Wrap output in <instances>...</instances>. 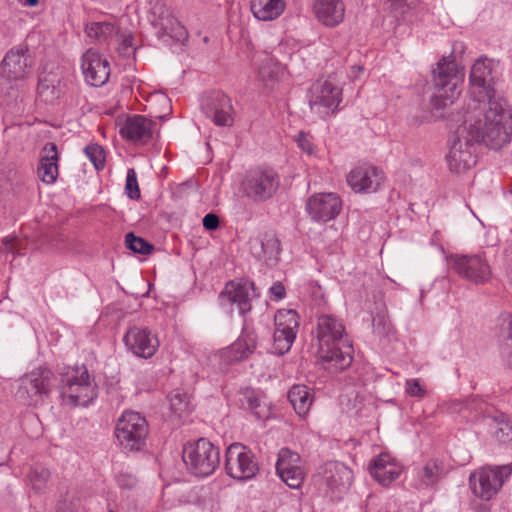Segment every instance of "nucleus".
I'll return each instance as SVG.
<instances>
[{"mask_svg":"<svg viewBox=\"0 0 512 512\" xmlns=\"http://www.w3.org/2000/svg\"><path fill=\"white\" fill-rule=\"evenodd\" d=\"M481 111L466 113L463 123L456 131V138L446 155L448 168L453 173H463L476 164V143L498 149L508 143L512 135V125L505 115L494 112L482 118Z\"/></svg>","mask_w":512,"mask_h":512,"instance_id":"nucleus-1","label":"nucleus"},{"mask_svg":"<svg viewBox=\"0 0 512 512\" xmlns=\"http://www.w3.org/2000/svg\"><path fill=\"white\" fill-rule=\"evenodd\" d=\"M317 357L323 369L338 373L348 368L353 360L352 346L344 339V326L331 315H321L316 327Z\"/></svg>","mask_w":512,"mask_h":512,"instance_id":"nucleus-2","label":"nucleus"},{"mask_svg":"<svg viewBox=\"0 0 512 512\" xmlns=\"http://www.w3.org/2000/svg\"><path fill=\"white\" fill-rule=\"evenodd\" d=\"M493 62L488 58H479L472 65L469 81L472 102L467 113L481 111L482 118L496 112L499 116L505 115L507 122L512 125V117L503 106V103L495 98L493 87Z\"/></svg>","mask_w":512,"mask_h":512,"instance_id":"nucleus-3","label":"nucleus"},{"mask_svg":"<svg viewBox=\"0 0 512 512\" xmlns=\"http://www.w3.org/2000/svg\"><path fill=\"white\" fill-rule=\"evenodd\" d=\"M465 72L453 57H443L433 70L434 96L441 100V105L453 103L461 94Z\"/></svg>","mask_w":512,"mask_h":512,"instance_id":"nucleus-4","label":"nucleus"},{"mask_svg":"<svg viewBox=\"0 0 512 512\" xmlns=\"http://www.w3.org/2000/svg\"><path fill=\"white\" fill-rule=\"evenodd\" d=\"M342 99L343 88L335 76L320 78L310 88V109L322 119L335 115L340 110Z\"/></svg>","mask_w":512,"mask_h":512,"instance_id":"nucleus-5","label":"nucleus"},{"mask_svg":"<svg viewBox=\"0 0 512 512\" xmlns=\"http://www.w3.org/2000/svg\"><path fill=\"white\" fill-rule=\"evenodd\" d=\"M447 266L461 279L475 285H484L491 281L492 267L484 253L451 254L447 257Z\"/></svg>","mask_w":512,"mask_h":512,"instance_id":"nucleus-6","label":"nucleus"},{"mask_svg":"<svg viewBox=\"0 0 512 512\" xmlns=\"http://www.w3.org/2000/svg\"><path fill=\"white\" fill-rule=\"evenodd\" d=\"M182 458L187 468L198 477L211 475L220 463L218 448L204 438L188 442L183 448Z\"/></svg>","mask_w":512,"mask_h":512,"instance_id":"nucleus-7","label":"nucleus"},{"mask_svg":"<svg viewBox=\"0 0 512 512\" xmlns=\"http://www.w3.org/2000/svg\"><path fill=\"white\" fill-rule=\"evenodd\" d=\"M60 394L67 405L86 406L97 397V389L90 379L88 370L82 367L62 377Z\"/></svg>","mask_w":512,"mask_h":512,"instance_id":"nucleus-8","label":"nucleus"},{"mask_svg":"<svg viewBox=\"0 0 512 512\" xmlns=\"http://www.w3.org/2000/svg\"><path fill=\"white\" fill-rule=\"evenodd\" d=\"M53 372L46 367H38L20 379L16 398L27 406H37L44 402L51 391Z\"/></svg>","mask_w":512,"mask_h":512,"instance_id":"nucleus-9","label":"nucleus"},{"mask_svg":"<svg viewBox=\"0 0 512 512\" xmlns=\"http://www.w3.org/2000/svg\"><path fill=\"white\" fill-rule=\"evenodd\" d=\"M115 433L119 443L125 449L139 451L145 445L148 425L139 413L126 411L119 419Z\"/></svg>","mask_w":512,"mask_h":512,"instance_id":"nucleus-10","label":"nucleus"},{"mask_svg":"<svg viewBox=\"0 0 512 512\" xmlns=\"http://www.w3.org/2000/svg\"><path fill=\"white\" fill-rule=\"evenodd\" d=\"M512 472L510 466L483 467L470 476V485L475 496L490 500L502 487Z\"/></svg>","mask_w":512,"mask_h":512,"instance_id":"nucleus-11","label":"nucleus"},{"mask_svg":"<svg viewBox=\"0 0 512 512\" xmlns=\"http://www.w3.org/2000/svg\"><path fill=\"white\" fill-rule=\"evenodd\" d=\"M226 473L237 480H249L256 476L259 466L254 454L241 443H232L225 454Z\"/></svg>","mask_w":512,"mask_h":512,"instance_id":"nucleus-12","label":"nucleus"},{"mask_svg":"<svg viewBox=\"0 0 512 512\" xmlns=\"http://www.w3.org/2000/svg\"><path fill=\"white\" fill-rule=\"evenodd\" d=\"M352 479L353 473L349 467L333 461L321 467L316 482L331 498H339L349 489Z\"/></svg>","mask_w":512,"mask_h":512,"instance_id":"nucleus-13","label":"nucleus"},{"mask_svg":"<svg viewBox=\"0 0 512 512\" xmlns=\"http://www.w3.org/2000/svg\"><path fill=\"white\" fill-rule=\"evenodd\" d=\"M245 194L255 201L271 198L279 187V177L272 169H253L242 182Z\"/></svg>","mask_w":512,"mask_h":512,"instance_id":"nucleus-14","label":"nucleus"},{"mask_svg":"<svg viewBox=\"0 0 512 512\" xmlns=\"http://www.w3.org/2000/svg\"><path fill=\"white\" fill-rule=\"evenodd\" d=\"M32 57L27 46L10 49L0 64V75L8 83L23 82L32 69Z\"/></svg>","mask_w":512,"mask_h":512,"instance_id":"nucleus-15","label":"nucleus"},{"mask_svg":"<svg viewBox=\"0 0 512 512\" xmlns=\"http://www.w3.org/2000/svg\"><path fill=\"white\" fill-rule=\"evenodd\" d=\"M201 108L216 126L231 127L234 123L235 112L231 99L221 91H212L204 96Z\"/></svg>","mask_w":512,"mask_h":512,"instance_id":"nucleus-16","label":"nucleus"},{"mask_svg":"<svg viewBox=\"0 0 512 512\" xmlns=\"http://www.w3.org/2000/svg\"><path fill=\"white\" fill-rule=\"evenodd\" d=\"M342 210V200L337 193H314L306 202V211L315 222L334 220Z\"/></svg>","mask_w":512,"mask_h":512,"instance_id":"nucleus-17","label":"nucleus"},{"mask_svg":"<svg viewBox=\"0 0 512 512\" xmlns=\"http://www.w3.org/2000/svg\"><path fill=\"white\" fill-rule=\"evenodd\" d=\"M123 341L129 351L141 358H151L159 347L156 335L146 327L131 326L125 333Z\"/></svg>","mask_w":512,"mask_h":512,"instance_id":"nucleus-18","label":"nucleus"},{"mask_svg":"<svg viewBox=\"0 0 512 512\" xmlns=\"http://www.w3.org/2000/svg\"><path fill=\"white\" fill-rule=\"evenodd\" d=\"M403 464L388 452L375 456L369 464L372 478L381 486L389 487L403 473Z\"/></svg>","mask_w":512,"mask_h":512,"instance_id":"nucleus-19","label":"nucleus"},{"mask_svg":"<svg viewBox=\"0 0 512 512\" xmlns=\"http://www.w3.org/2000/svg\"><path fill=\"white\" fill-rule=\"evenodd\" d=\"M81 69L87 83L95 87L104 85L110 76V65L107 59L92 49L83 54Z\"/></svg>","mask_w":512,"mask_h":512,"instance_id":"nucleus-20","label":"nucleus"},{"mask_svg":"<svg viewBox=\"0 0 512 512\" xmlns=\"http://www.w3.org/2000/svg\"><path fill=\"white\" fill-rule=\"evenodd\" d=\"M254 290L253 283H240L229 281L219 294V302L223 307L237 305L239 313L244 315L251 310V291Z\"/></svg>","mask_w":512,"mask_h":512,"instance_id":"nucleus-21","label":"nucleus"},{"mask_svg":"<svg viewBox=\"0 0 512 512\" xmlns=\"http://www.w3.org/2000/svg\"><path fill=\"white\" fill-rule=\"evenodd\" d=\"M384 180L382 171L374 166H359L347 175V183L356 193L375 192Z\"/></svg>","mask_w":512,"mask_h":512,"instance_id":"nucleus-22","label":"nucleus"},{"mask_svg":"<svg viewBox=\"0 0 512 512\" xmlns=\"http://www.w3.org/2000/svg\"><path fill=\"white\" fill-rule=\"evenodd\" d=\"M155 127L153 120L143 115H134L126 119L120 128V134L135 143H147L152 139Z\"/></svg>","mask_w":512,"mask_h":512,"instance_id":"nucleus-23","label":"nucleus"},{"mask_svg":"<svg viewBox=\"0 0 512 512\" xmlns=\"http://www.w3.org/2000/svg\"><path fill=\"white\" fill-rule=\"evenodd\" d=\"M313 11L322 25L333 28L343 22L345 5L342 0H315Z\"/></svg>","mask_w":512,"mask_h":512,"instance_id":"nucleus-24","label":"nucleus"},{"mask_svg":"<svg viewBox=\"0 0 512 512\" xmlns=\"http://www.w3.org/2000/svg\"><path fill=\"white\" fill-rule=\"evenodd\" d=\"M37 175L46 184H52L56 181L58 177V150L55 143L49 142L43 147Z\"/></svg>","mask_w":512,"mask_h":512,"instance_id":"nucleus-25","label":"nucleus"},{"mask_svg":"<svg viewBox=\"0 0 512 512\" xmlns=\"http://www.w3.org/2000/svg\"><path fill=\"white\" fill-rule=\"evenodd\" d=\"M250 250L252 254L264 260L268 265L277 262L281 251L280 242L273 234H265L263 238H256L250 241Z\"/></svg>","mask_w":512,"mask_h":512,"instance_id":"nucleus-26","label":"nucleus"},{"mask_svg":"<svg viewBox=\"0 0 512 512\" xmlns=\"http://www.w3.org/2000/svg\"><path fill=\"white\" fill-rule=\"evenodd\" d=\"M443 473V465L440 461L431 459L413 472L412 485L416 489H424L438 483Z\"/></svg>","mask_w":512,"mask_h":512,"instance_id":"nucleus-27","label":"nucleus"},{"mask_svg":"<svg viewBox=\"0 0 512 512\" xmlns=\"http://www.w3.org/2000/svg\"><path fill=\"white\" fill-rule=\"evenodd\" d=\"M272 353L282 356L288 352V309H279L274 316Z\"/></svg>","mask_w":512,"mask_h":512,"instance_id":"nucleus-28","label":"nucleus"},{"mask_svg":"<svg viewBox=\"0 0 512 512\" xmlns=\"http://www.w3.org/2000/svg\"><path fill=\"white\" fill-rule=\"evenodd\" d=\"M285 0H251L250 10L260 21L277 19L285 10Z\"/></svg>","mask_w":512,"mask_h":512,"instance_id":"nucleus-29","label":"nucleus"},{"mask_svg":"<svg viewBox=\"0 0 512 512\" xmlns=\"http://www.w3.org/2000/svg\"><path fill=\"white\" fill-rule=\"evenodd\" d=\"M313 397L311 390L305 385H294L290 389V404H292L296 414L304 418L312 405Z\"/></svg>","mask_w":512,"mask_h":512,"instance_id":"nucleus-30","label":"nucleus"},{"mask_svg":"<svg viewBox=\"0 0 512 512\" xmlns=\"http://www.w3.org/2000/svg\"><path fill=\"white\" fill-rule=\"evenodd\" d=\"M498 338L502 359L512 365V316L502 318Z\"/></svg>","mask_w":512,"mask_h":512,"instance_id":"nucleus-31","label":"nucleus"},{"mask_svg":"<svg viewBox=\"0 0 512 512\" xmlns=\"http://www.w3.org/2000/svg\"><path fill=\"white\" fill-rule=\"evenodd\" d=\"M60 80L52 73H42L39 76L38 94L45 102H53L59 97Z\"/></svg>","mask_w":512,"mask_h":512,"instance_id":"nucleus-32","label":"nucleus"},{"mask_svg":"<svg viewBox=\"0 0 512 512\" xmlns=\"http://www.w3.org/2000/svg\"><path fill=\"white\" fill-rule=\"evenodd\" d=\"M255 338L247 335L240 337L225 352V357L230 361H241L246 359L255 349Z\"/></svg>","mask_w":512,"mask_h":512,"instance_id":"nucleus-33","label":"nucleus"},{"mask_svg":"<svg viewBox=\"0 0 512 512\" xmlns=\"http://www.w3.org/2000/svg\"><path fill=\"white\" fill-rule=\"evenodd\" d=\"M164 22H159L158 27V37L162 39L164 36H168L175 41H183L187 38L188 32L185 27L174 17L169 16L166 19H163Z\"/></svg>","mask_w":512,"mask_h":512,"instance_id":"nucleus-34","label":"nucleus"},{"mask_svg":"<svg viewBox=\"0 0 512 512\" xmlns=\"http://www.w3.org/2000/svg\"><path fill=\"white\" fill-rule=\"evenodd\" d=\"M171 411L179 418L191 411L189 396L186 392L175 389L168 395Z\"/></svg>","mask_w":512,"mask_h":512,"instance_id":"nucleus-35","label":"nucleus"},{"mask_svg":"<svg viewBox=\"0 0 512 512\" xmlns=\"http://www.w3.org/2000/svg\"><path fill=\"white\" fill-rule=\"evenodd\" d=\"M290 489H299L306 476L304 462L297 453L290 452Z\"/></svg>","mask_w":512,"mask_h":512,"instance_id":"nucleus-36","label":"nucleus"},{"mask_svg":"<svg viewBox=\"0 0 512 512\" xmlns=\"http://www.w3.org/2000/svg\"><path fill=\"white\" fill-rule=\"evenodd\" d=\"M87 35L99 41H107L118 34V28L109 22H95L86 27Z\"/></svg>","mask_w":512,"mask_h":512,"instance_id":"nucleus-37","label":"nucleus"},{"mask_svg":"<svg viewBox=\"0 0 512 512\" xmlns=\"http://www.w3.org/2000/svg\"><path fill=\"white\" fill-rule=\"evenodd\" d=\"M125 243L128 249L142 255H148L154 249V246L151 243L141 237L135 236L132 232L126 234Z\"/></svg>","mask_w":512,"mask_h":512,"instance_id":"nucleus-38","label":"nucleus"},{"mask_svg":"<svg viewBox=\"0 0 512 512\" xmlns=\"http://www.w3.org/2000/svg\"><path fill=\"white\" fill-rule=\"evenodd\" d=\"M386 8L399 18L415 7L417 0H383Z\"/></svg>","mask_w":512,"mask_h":512,"instance_id":"nucleus-39","label":"nucleus"},{"mask_svg":"<svg viewBox=\"0 0 512 512\" xmlns=\"http://www.w3.org/2000/svg\"><path fill=\"white\" fill-rule=\"evenodd\" d=\"M278 74L277 63L272 57L266 56L262 64L258 68L259 79L268 84L269 81H273Z\"/></svg>","mask_w":512,"mask_h":512,"instance_id":"nucleus-40","label":"nucleus"},{"mask_svg":"<svg viewBox=\"0 0 512 512\" xmlns=\"http://www.w3.org/2000/svg\"><path fill=\"white\" fill-rule=\"evenodd\" d=\"M50 475V471L47 468L35 465L29 474L33 488L41 490L49 480Z\"/></svg>","mask_w":512,"mask_h":512,"instance_id":"nucleus-41","label":"nucleus"},{"mask_svg":"<svg viewBox=\"0 0 512 512\" xmlns=\"http://www.w3.org/2000/svg\"><path fill=\"white\" fill-rule=\"evenodd\" d=\"M405 393L410 397L422 399L427 394L426 384L418 378H411L405 381Z\"/></svg>","mask_w":512,"mask_h":512,"instance_id":"nucleus-42","label":"nucleus"},{"mask_svg":"<svg viewBox=\"0 0 512 512\" xmlns=\"http://www.w3.org/2000/svg\"><path fill=\"white\" fill-rule=\"evenodd\" d=\"M85 153L91 162L94 164L97 170L104 167L105 164V152L104 149L98 144L88 145L85 148Z\"/></svg>","mask_w":512,"mask_h":512,"instance_id":"nucleus-43","label":"nucleus"},{"mask_svg":"<svg viewBox=\"0 0 512 512\" xmlns=\"http://www.w3.org/2000/svg\"><path fill=\"white\" fill-rule=\"evenodd\" d=\"M275 467L279 478L288 484V448H282L279 451Z\"/></svg>","mask_w":512,"mask_h":512,"instance_id":"nucleus-44","label":"nucleus"},{"mask_svg":"<svg viewBox=\"0 0 512 512\" xmlns=\"http://www.w3.org/2000/svg\"><path fill=\"white\" fill-rule=\"evenodd\" d=\"M493 433L500 442L510 441L512 439V423L507 420L497 421Z\"/></svg>","mask_w":512,"mask_h":512,"instance_id":"nucleus-45","label":"nucleus"},{"mask_svg":"<svg viewBox=\"0 0 512 512\" xmlns=\"http://www.w3.org/2000/svg\"><path fill=\"white\" fill-rule=\"evenodd\" d=\"M125 190L130 199L136 200L140 198V189L137 182L136 172L132 168L127 171Z\"/></svg>","mask_w":512,"mask_h":512,"instance_id":"nucleus-46","label":"nucleus"},{"mask_svg":"<svg viewBox=\"0 0 512 512\" xmlns=\"http://www.w3.org/2000/svg\"><path fill=\"white\" fill-rule=\"evenodd\" d=\"M295 142L299 149L306 153L307 155H314L316 152V146L313 143V137L306 132H299L297 136H295Z\"/></svg>","mask_w":512,"mask_h":512,"instance_id":"nucleus-47","label":"nucleus"},{"mask_svg":"<svg viewBox=\"0 0 512 512\" xmlns=\"http://www.w3.org/2000/svg\"><path fill=\"white\" fill-rule=\"evenodd\" d=\"M243 397H244V400H243V405H247V407L254 412V414L258 417V418H261L262 415L259 411H257V409L260 407V400L259 398L256 396L255 392L253 390H250V389H245L243 391Z\"/></svg>","mask_w":512,"mask_h":512,"instance_id":"nucleus-48","label":"nucleus"},{"mask_svg":"<svg viewBox=\"0 0 512 512\" xmlns=\"http://www.w3.org/2000/svg\"><path fill=\"white\" fill-rule=\"evenodd\" d=\"M152 14L154 16L152 24L155 28L158 27L159 22H164V20L162 19H166L169 16H171V13L166 7V5L160 2L155 3V5L152 8Z\"/></svg>","mask_w":512,"mask_h":512,"instance_id":"nucleus-49","label":"nucleus"},{"mask_svg":"<svg viewBox=\"0 0 512 512\" xmlns=\"http://www.w3.org/2000/svg\"><path fill=\"white\" fill-rule=\"evenodd\" d=\"M203 226L206 230H216L219 227V217L214 213L206 214L203 218Z\"/></svg>","mask_w":512,"mask_h":512,"instance_id":"nucleus-50","label":"nucleus"},{"mask_svg":"<svg viewBox=\"0 0 512 512\" xmlns=\"http://www.w3.org/2000/svg\"><path fill=\"white\" fill-rule=\"evenodd\" d=\"M270 294L275 300H281L286 296V288L282 282H275L269 289Z\"/></svg>","mask_w":512,"mask_h":512,"instance_id":"nucleus-51","label":"nucleus"},{"mask_svg":"<svg viewBox=\"0 0 512 512\" xmlns=\"http://www.w3.org/2000/svg\"><path fill=\"white\" fill-rule=\"evenodd\" d=\"M2 251L6 253H15L20 249L19 241L16 239L5 238L2 243Z\"/></svg>","mask_w":512,"mask_h":512,"instance_id":"nucleus-52","label":"nucleus"},{"mask_svg":"<svg viewBox=\"0 0 512 512\" xmlns=\"http://www.w3.org/2000/svg\"><path fill=\"white\" fill-rule=\"evenodd\" d=\"M290 324L294 323V326L297 327L299 325V315L296 311L290 309Z\"/></svg>","mask_w":512,"mask_h":512,"instance_id":"nucleus-53","label":"nucleus"},{"mask_svg":"<svg viewBox=\"0 0 512 512\" xmlns=\"http://www.w3.org/2000/svg\"><path fill=\"white\" fill-rule=\"evenodd\" d=\"M57 512H78V511L74 510L70 505L63 504V505L58 506Z\"/></svg>","mask_w":512,"mask_h":512,"instance_id":"nucleus-54","label":"nucleus"},{"mask_svg":"<svg viewBox=\"0 0 512 512\" xmlns=\"http://www.w3.org/2000/svg\"><path fill=\"white\" fill-rule=\"evenodd\" d=\"M160 100L166 105L167 114H170L172 108L169 99L165 96H160Z\"/></svg>","mask_w":512,"mask_h":512,"instance_id":"nucleus-55","label":"nucleus"},{"mask_svg":"<svg viewBox=\"0 0 512 512\" xmlns=\"http://www.w3.org/2000/svg\"><path fill=\"white\" fill-rule=\"evenodd\" d=\"M352 72L354 73V77H357V74H361L363 72V68L360 66H354L352 68Z\"/></svg>","mask_w":512,"mask_h":512,"instance_id":"nucleus-56","label":"nucleus"},{"mask_svg":"<svg viewBox=\"0 0 512 512\" xmlns=\"http://www.w3.org/2000/svg\"><path fill=\"white\" fill-rule=\"evenodd\" d=\"M289 338H290V345H291L294 342L295 338H296V334L293 332V329L291 327H290Z\"/></svg>","mask_w":512,"mask_h":512,"instance_id":"nucleus-57","label":"nucleus"},{"mask_svg":"<svg viewBox=\"0 0 512 512\" xmlns=\"http://www.w3.org/2000/svg\"><path fill=\"white\" fill-rule=\"evenodd\" d=\"M38 0H25V4L28 6H34L36 5Z\"/></svg>","mask_w":512,"mask_h":512,"instance_id":"nucleus-58","label":"nucleus"},{"mask_svg":"<svg viewBox=\"0 0 512 512\" xmlns=\"http://www.w3.org/2000/svg\"><path fill=\"white\" fill-rule=\"evenodd\" d=\"M123 45H124L125 47H129V46H131V45H132L131 39H128V38L124 39V40H123Z\"/></svg>","mask_w":512,"mask_h":512,"instance_id":"nucleus-59","label":"nucleus"},{"mask_svg":"<svg viewBox=\"0 0 512 512\" xmlns=\"http://www.w3.org/2000/svg\"><path fill=\"white\" fill-rule=\"evenodd\" d=\"M156 117L160 118V119L164 118V116H162V115H157Z\"/></svg>","mask_w":512,"mask_h":512,"instance_id":"nucleus-60","label":"nucleus"}]
</instances>
